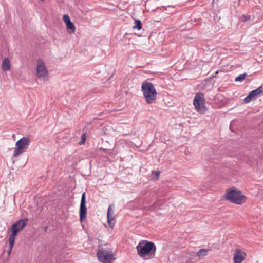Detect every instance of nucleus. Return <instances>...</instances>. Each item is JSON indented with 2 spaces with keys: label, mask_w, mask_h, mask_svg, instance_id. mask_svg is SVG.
Listing matches in <instances>:
<instances>
[{
  "label": "nucleus",
  "mask_w": 263,
  "mask_h": 263,
  "mask_svg": "<svg viewBox=\"0 0 263 263\" xmlns=\"http://www.w3.org/2000/svg\"><path fill=\"white\" fill-rule=\"evenodd\" d=\"M142 24L141 21L139 20H135V25L133 26L134 29L140 30L142 29Z\"/></svg>",
  "instance_id": "2eb2a0df"
},
{
  "label": "nucleus",
  "mask_w": 263,
  "mask_h": 263,
  "mask_svg": "<svg viewBox=\"0 0 263 263\" xmlns=\"http://www.w3.org/2000/svg\"><path fill=\"white\" fill-rule=\"evenodd\" d=\"M246 253L240 250H235V253L233 255V260L234 263H241L245 258Z\"/></svg>",
  "instance_id": "9d476101"
},
{
  "label": "nucleus",
  "mask_w": 263,
  "mask_h": 263,
  "mask_svg": "<svg viewBox=\"0 0 263 263\" xmlns=\"http://www.w3.org/2000/svg\"><path fill=\"white\" fill-rule=\"evenodd\" d=\"M141 91L147 104H152L155 102L157 92L152 83L143 82L141 86Z\"/></svg>",
  "instance_id": "f03ea898"
},
{
  "label": "nucleus",
  "mask_w": 263,
  "mask_h": 263,
  "mask_svg": "<svg viewBox=\"0 0 263 263\" xmlns=\"http://www.w3.org/2000/svg\"><path fill=\"white\" fill-rule=\"evenodd\" d=\"M226 199L231 203L241 204L245 202L246 197L241 191L238 189H228L226 192Z\"/></svg>",
  "instance_id": "7ed1b4c3"
},
{
  "label": "nucleus",
  "mask_w": 263,
  "mask_h": 263,
  "mask_svg": "<svg viewBox=\"0 0 263 263\" xmlns=\"http://www.w3.org/2000/svg\"><path fill=\"white\" fill-rule=\"evenodd\" d=\"M2 68L4 71L10 70V62L8 58H5L2 61Z\"/></svg>",
  "instance_id": "9b49d317"
},
{
  "label": "nucleus",
  "mask_w": 263,
  "mask_h": 263,
  "mask_svg": "<svg viewBox=\"0 0 263 263\" xmlns=\"http://www.w3.org/2000/svg\"><path fill=\"white\" fill-rule=\"evenodd\" d=\"M87 208L86 206L85 193L82 194L80 208V220L83 221L86 218Z\"/></svg>",
  "instance_id": "1a4fd4ad"
},
{
  "label": "nucleus",
  "mask_w": 263,
  "mask_h": 263,
  "mask_svg": "<svg viewBox=\"0 0 263 263\" xmlns=\"http://www.w3.org/2000/svg\"><path fill=\"white\" fill-rule=\"evenodd\" d=\"M63 18L64 22L66 23V24H67L69 22H71L69 15L67 14H64L63 15Z\"/></svg>",
  "instance_id": "aec40b11"
},
{
  "label": "nucleus",
  "mask_w": 263,
  "mask_h": 263,
  "mask_svg": "<svg viewBox=\"0 0 263 263\" xmlns=\"http://www.w3.org/2000/svg\"><path fill=\"white\" fill-rule=\"evenodd\" d=\"M86 139V134L84 133L81 136V141L79 142V144L82 145L85 143Z\"/></svg>",
  "instance_id": "412c9836"
},
{
  "label": "nucleus",
  "mask_w": 263,
  "mask_h": 263,
  "mask_svg": "<svg viewBox=\"0 0 263 263\" xmlns=\"http://www.w3.org/2000/svg\"><path fill=\"white\" fill-rule=\"evenodd\" d=\"M41 1H44V0H41Z\"/></svg>",
  "instance_id": "393cba45"
},
{
  "label": "nucleus",
  "mask_w": 263,
  "mask_h": 263,
  "mask_svg": "<svg viewBox=\"0 0 263 263\" xmlns=\"http://www.w3.org/2000/svg\"><path fill=\"white\" fill-rule=\"evenodd\" d=\"M36 76L39 78L45 80L48 76V71L44 62L39 59L37 62Z\"/></svg>",
  "instance_id": "0eeeda50"
},
{
  "label": "nucleus",
  "mask_w": 263,
  "mask_h": 263,
  "mask_svg": "<svg viewBox=\"0 0 263 263\" xmlns=\"http://www.w3.org/2000/svg\"><path fill=\"white\" fill-rule=\"evenodd\" d=\"M136 249L137 255L145 260L155 257L156 247L153 242L146 240L141 241L137 246Z\"/></svg>",
  "instance_id": "f257e3e1"
},
{
  "label": "nucleus",
  "mask_w": 263,
  "mask_h": 263,
  "mask_svg": "<svg viewBox=\"0 0 263 263\" xmlns=\"http://www.w3.org/2000/svg\"><path fill=\"white\" fill-rule=\"evenodd\" d=\"M16 226V224H13L12 226V228H11L12 234L10 235V236H12L15 237H16L17 233L19 231V229H16V228H15Z\"/></svg>",
  "instance_id": "f3484780"
},
{
  "label": "nucleus",
  "mask_w": 263,
  "mask_h": 263,
  "mask_svg": "<svg viewBox=\"0 0 263 263\" xmlns=\"http://www.w3.org/2000/svg\"><path fill=\"white\" fill-rule=\"evenodd\" d=\"M97 257L102 263H112V261L115 259L111 251L100 250L97 252Z\"/></svg>",
  "instance_id": "423d86ee"
},
{
  "label": "nucleus",
  "mask_w": 263,
  "mask_h": 263,
  "mask_svg": "<svg viewBox=\"0 0 263 263\" xmlns=\"http://www.w3.org/2000/svg\"><path fill=\"white\" fill-rule=\"evenodd\" d=\"M250 18H251V16L250 15H243L241 16V19L242 22H245V21H247L250 20Z\"/></svg>",
  "instance_id": "4be33fe9"
},
{
  "label": "nucleus",
  "mask_w": 263,
  "mask_h": 263,
  "mask_svg": "<svg viewBox=\"0 0 263 263\" xmlns=\"http://www.w3.org/2000/svg\"><path fill=\"white\" fill-rule=\"evenodd\" d=\"M30 143L31 141L28 137H23L21 138L15 143L13 157H16L25 152Z\"/></svg>",
  "instance_id": "20e7f679"
},
{
  "label": "nucleus",
  "mask_w": 263,
  "mask_h": 263,
  "mask_svg": "<svg viewBox=\"0 0 263 263\" xmlns=\"http://www.w3.org/2000/svg\"><path fill=\"white\" fill-rule=\"evenodd\" d=\"M246 76V74L245 73H243V74H241L235 78V81L241 82L245 79Z\"/></svg>",
  "instance_id": "a211bd4d"
},
{
  "label": "nucleus",
  "mask_w": 263,
  "mask_h": 263,
  "mask_svg": "<svg viewBox=\"0 0 263 263\" xmlns=\"http://www.w3.org/2000/svg\"><path fill=\"white\" fill-rule=\"evenodd\" d=\"M12 249H13V247H11V246H9V249L7 251V253H8V255H10V254H11V253L12 252Z\"/></svg>",
  "instance_id": "5701e85b"
},
{
  "label": "nucleus",
  "mask_w": 263,
  "mask_h": 263,
  "mask_svg": "<svg viewBox=\"0 0 263 263\" xmlns=\"http://www.w3.org/2000/svg\"><path fill=\"white\" fill-rule=\"evenodd\" d=\"M68 31L69 33H74L76 30V27L74 24L72 22H69L66 24Z\"/></svg>",
  "instance_id": "4468645a"
},
{
  "label": "nucleus",
  "mask_w": 263,
  "mask_h": 263,
  "mask_svg": "<svg viewBox=\"0 0 263 263\" xmlns=\"http://www.w3.org/2000/svg\"><path fill=\"white\" fill-rule=\"evenodd\" d=\"M203 97V93H198L195 96L193 102L196 109L198 112L201 114L204 113L206 110V108L204 104V100Z\"/></svg>",
  "instance_id": "39448f33"
},
{
  "label": "nucleus",
  "mask_w": 263,
  "mask_h": 263,
  "mask_svg": "<svg viewBox=\"0 0 263 263\" xmlns=\"http://www.w3.org/2000/svg\"><path fill=\"white\" fill-rule=\"evenodd\" d=\"M208 250L206 249H200L197 253V255L200 257L203 256H205L208 254Z\"/></svg>",
  "instance_id": "dca6fc26"
},
{
  "label": "nucleus",
  "mask_w": 263,
  "mask_h": 263,
  "mask_svg": "<svg viewBox=\"0 0 263 263\" xmlns=\"http://www.w3.org/2000/svg\"><path fill=\"white\" fill-rule=\"evenodd\" d=\"M15 237H13L12 236H9L8 241L9 246H11V247H13L14 241H15Z\"/></svg>",
  "instance_id": "6ab92c4d"
},
{
  "label": "nucleus",
  "mask_w": 263,
  "mask_h": 263,
  "mask_svg": "<svg viewBox=\"0 0 263 263\" xmlns=\"http://www.w3.org/2000/svg\"><path fill=\"white\" fill-rule=\"evenodd\" d=\"M263 93V88L262 86H260L256 89H255L251 91L243 99V101L246 103H248L252 100H254L256 98L260 96V95Z\"/></svg>",
  "instance_id": "6e6552de"
},
{
  "label": "nucleus",
  "mask_w": 263,
  "mask_h": 263,
  "mask_svg": "<svg viewBox=\"0 0 263 263\" xmlns=\"http://www.w3.org/2000/svg\"><path fill=\"white\" fill-rule=\"evenodd\" d=\"M27 219H26V220L25 219H21L19 220H18L17 221H16V222H15L14 224H16V226L15 227V228H16V229H19V231L20 230H21L22 229H23L26 225V221H27Z\"/></svg>",
  "instance_id": "ddd939ff"
},
{
  "label": "nucleus",
  "mask_w": 263,
  "mask_h": 263,
  "mask_svg": "<svg viewBox=\"0 0 263 263\" xmlns=\"http://www.w3.org/2000/svg\"><path fill=\"white\" fill-rule=\"evenodd\" d=\"M114 211L111 209V205H109L108 208V211H107V219H108V222L109 224V225H111L112 223V221L114 220Z\"/></svg>",
  "instance_id": "f8f14e48"
},
{
  "label": "nucleus",
  "mask_w": 263,
  "mask_h": 263,
  "mask_svg": "<svg viewBox=\"0 0 263 263\" xmlns=\"http://www.w3.org/2000/svg\"><path fill=\"white\" fill-rule=\"evenodd\" d=\"M160 175V172L159 171H156L155 172V176L157 177V178H158L159 176Z\"/></svg>",
  "instance_id": "b1692460"
}]
</instances>
